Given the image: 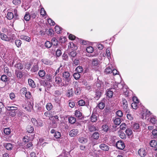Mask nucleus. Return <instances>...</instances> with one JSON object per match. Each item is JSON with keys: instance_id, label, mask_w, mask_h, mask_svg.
I'll use <instances>...</instances> for the list:
<instances>
[{"instance_id": "f257e3e1", "label": "nucleus", "mask_w": 157, "mask_h": 157, "mask_svg": "<svg viewBox=\"0 0 157 157\" xmlns=\"http://www.w3.org/2000/svg\"><path fill=\"white\" fill-rule=\"evenodd\" d=\"M103 90L102 89H97L95 90V99L98 100L101 96L102 94Z\"/></svg>"}, {"instance_id": "f03ea898", "label": "nucleus", "mask_w": 157, "mask_h": 157, "mask_svg": "<svg viewBox=\"0 0 157 157\" xmlns=\"http://www.w3.org/2000/svg\"><path fill=\"white\" fill-rule=\"evenodd\" d=\"M91 64L93 68H96L99 66V61L97 59H93L92 60Z\"/></svg>"}, {"instance_id": "7ed1b4c3", "label": "nucleus", "mask_w": 157, "mask_h": 157, "mask_svg": "<svg viewBox=\"0 0 157 157\" xmlns=\"http://www.w3.org/2000/svg\"><path fill=\"white\" fill-rule=\"evenodd\" d=\"M116 146L119 149L122 150L124 149L125 145L124 143L121 140L118 141L116 144Z\"/></svg>"}, {"instance_id": "20e7f679", "label": "nucleus", "mask_w": 157, "mask_h": 157, "mask_svg": "<svg viewBox=\"0 0 157 157\" xmlns=\"http://www.w3.org/2000/svg\"><path fill=\"white\" fill-rule=\"evenodd\" d=\"M78 130L74 129L71 130L69 132V135L71 137H75L76 136L78 133Z\"/></svg>"}, {"instance_id": "39448f33", "label": "nucleus", "mask_w": 157, "mask_h": 157, "mask_svg": "<svg viewBox=\"0 0 157 157\" xmlns=\"http://www.w3.org/2000/svg\"><path fill=\"white\" fill-rule=\"evenodd\" d=\"M122 106L124 109L125 111H127L128 109V103L127 101L124 98L122 99Z\"/></svg>"}, {"instance_id": "423d86ee", "label": "nucleus", "mask_w": 157, "mask_h": 157, "mask_svg": "<svg viewBox=\"0 0 157 157\" xmlns=\"http://www.w3.org/2000/svg\"><path fill=\"white\" fill-rule=\"evenodd\" d=\"M28 105L25 107V109L27 110L29 112L31 111V110L33 108V103L32 101H28Z\"/></svg>"}, {"instance_id": "0eeeda50", "label": "nucleus", "mask_w": 157, "mask_h": 157, "mask_svg": "<svg viewBox=\"0 0 157 157\" xmlns=\"http://www.w3.org/2000/svg\"><path fill=\"white\" fill-rule=\"evenodd\" d=\"M151 114V113L150 112L147 110L145 113L142 114L141 118L143 119H147V120H148L147 118L149 117Z\"/></svg>"}, {"instance_id": "6e6552de", "label": "nucleus", "mask_w": 157, "mask_h": 157, "mask_svg": "<svg viewBox=\"0 0 157 157\" xmlns=\"http://www.w3.org/2000/svg\"><path fill=\"white\" fill-rule=\"evenodd\" d=\"M139 155L141 157H144L146 155L147 152L144 148L140 149L138 151Z\"/></svg>"}, {"instance_id": "1a4fd4ad", "label": "nucleus", "mask_w": 157, "mask_h": 157, "mask_svg": "<svg viewBox=\"0 0 157 157\" xmlns=\"http://www.w3.org/2000/svg\"><path fill=\"white\" fill-rule=\"evenodd\" d=\"M99 147L102 150L105 151H108L109 149V147L108 145L105 144H101L99 146Z\"/></svg>"}, {"instance_id": "9d476101", "label": "nucleus", "mask_w": 157, "mask_h": 157, "mask_svg": "<svg viewBox=\"0 0 157 157\" xmlns=\"http://www.w3.org/2000/svg\"><path fill=\"white\" fill-rule=\"evenodd\" d=\"M0 38L2 40L5 41H9L10 40L9 38L4 33H1V34L0 35Z\"/></svg>"}, {"instance_id": "9b49d317", "label": "nucleus", "mask_w": 157, "mask_h": 157, "mask_svg": "<svg viewBox=\"0 0 157 157\" xmlns=\"http://www.w3.org/2000/svg\"><path fill=\"white\" fill-rule=\"evenodd\" d=\"M88 128L90 132H93L97 130L95 126L94 125H89L88 126Z\"/></svg>"}, {"instance_id": "f8f14e48", "label": "nucleus", "mask_w": 157, "mask_h": 157, "mask_svg": "<svg viewBox=\"0 0 157 157\" xmlns=\"http://www.w3.org/2000/svg\"><path fill=\"white\" fill-rule=\"evenodd\" d=\"M74 92L73 89H69L67 93V96L68 97H70L73 95Z\"/></svg>"}, {"instance_id": "ddd939ff", "label": "nucleus", "mask_w": 157, "mask_h": 157, "mask_svg": "<svg viewBox=\"0 0 157 157\" xmlns=\"http://www.w3.org/2000/svg\"><path fill=\"white\" fill-rule=\"evenodd\" d=\"M96 86L97 87V89H102L101 87L102 85V83L99 79H97L96 82L95 83Z\"/></svg>"}, {"instance_id": "4468645a", "label": "nucleus", "mask_w": 157, "mask_h": 157, "mask_svg": "<svg viewBox=\"0 0 157 157\" xmlns=\"http://www.w3.org/2000/svg\"><path fill=\"white\" fill-rule=\"evenodd\" d=\"M42 62L46 65H51L52 63V61L46 59H43L41 60Z\"/></svg>"}, {"instance_id": "2eb2a0df", "label": "nucleus", "mask_w": 157, "mask_h": 157, "mask_svg": "<svg viewBox=\"0 0 157 157\" xmlns=\"http://www.w3.org/2000/svg\"><path fill=\"white\" fill-rule=\"evenodd\" d=\"M6 109L8 111H15L17 109V108L14 106H6Z\"/></svg>"}, {"instance_id": "dca6fc26", "label": "nucleus", "mask_w": 157, "mask_h": 157, "mask_svg": "<svg viewBox=\"0 0 157 157\" xmlns=\"http://www.w3.org/2000/svg\"><path fill=\"white\" fill-rule=\"evenodd\" d=\"M106 96L109 98H111L113 96V91L108 90L106 94Z\"/></svg>"}, {"instance_id": "f3484780", "label": "nucleus", "mask_w": 157, "mask_h": 157, "mask_svg": "<svg viewBox=\"0 0 157 157\" xmlns=\"http://www.w3.org/2000/svg\"><path fill=\"white\" fill-rule=\"evenodd\" d=\"M38 70L39 68L37 65L36 64H34L31 68V71L33 72H36Z\"/></svg>"}, {"instance_id": "a211bd4d", "label": "nucleus", "mask_w": 157, "mask_h": 157, "mask_svg": "<svg viewBox=\"0 0 157 157\" xmlns=\"http://www.w3.org/2000/svg\"><path fill=\"white\" fill-rule=\"evenodd\" d=\"M99 133L97 132H94L92 136V137L94 139L97 140L99 138Z\"/></svg>"}, {"instance_id": "6ab92c4d", "label": "nucleus", "mask_w": 157, "mask_h": 157, "mask_svg": "<svg viewBox=\"0 0 157 157\" xmlns=\"http://www.w3.org/2000/svg\"><path fill=\"white\" fill-rule=\"evenodd\" d=\"M4 146H5L6 149L7 150H11L13 148V146L10 143H7L4 145Z\"/></svg>"}, {"instance_id": "aec40b11", "label": "nucleus", "mask_w": 157, "mask_h": 157, "mask_svg": "<svg viewBox=\"0 0 157 157\" xmlns=\"http://www.w3.org/2000/svg\"><path fill=\"white\" fill-rule=\"evenodd\" d=\"M78 141L79 142L81 143L82 144H85L87 142L88 140L86 138H85L83 137H81L79 138Z\"/></svg>"}, {"instance_id": "412c9836", "label": "nucleus", "mask_w": 157, "mask_h": 157, "mask_svg": "<svg viewBox=\"0 0 157 157\" xmlns=\"http://www.w3.org/2000/svg\"><path fill=\"white\" fill-rule=\"evenodd\" d=\"M28 81L29 85L32 87H35V84L34 81L32 79H28Z\"/></svg>"}, {"instance_id": "4be33fe9", "label": "nucleus", "mask_w": 157, "mask_h": 157, "mask_svg": "<svg viewBox=\"0 0 157 157\" xmlns=\"http://www.w3.org/2000/svg\"><path fill=\"white\" fill-rule=\"evenodd\" d=\"M68 121L69 123L71 124H73L76 121V119L75 118L72 117L69 118Z\"/></svg>"}, {"instance_id": "5701e85b", "label": "nucleus", "mask_w": 157, "mask_h": 157, "mask_svg": "<svg viewBox=\"0 0 157 157\" xmlns=\"http://www.w3.org/2000/svg\"><path fill=\"white\" fill-rule=\"evenodd\" d=\"M21 38L22 40H26L28 42H29L31 40V39L30 37L26 36H21Z\"/></svg>"}, {"instance_id": "b1692460", "label": "nucleus", "mask_w": 157, "mask_h": 157, "mask_svg": "<svg viewBox=\"0 0 157 157\" xmlns=\"http://www.w3.org/2000/svg\"><path fill=\"white\" fill-rule=\"evenodd\" d=\"M121 122V119L120 118H116L114 120V123L116 125H119Z\"/></svg>"}, {"instance_id": "393cba45", "label": "nucleus", "mask_w": 157, "mask_h": 157, "mask_svg": "<svg viewBox=\"0 0 157 157\" xmlns=\"http://www.w3.org/2000/svg\"><path fill=\"white\" fill-rule=\"evenodd\" d=\"M52 45L54 46H57L58 44V42L57 40L55 38H53L52 40Z\"/></svg>"}, {"instance_id": "a878e982", "label": "nucleus", "mask_w": 157, "mask_h": 157, "mask_svg": "<svg viewBox=\"0 0 157 157\" xmlns=\"http://www.w3.org/2000/svg\"><path fill=\"white\" fill-rule=\"evenodd\" d=\"M13 13L11 12H9L7 13V18L8 19L10 20L13 19Z\"/></svg>"}, {"instance_id": "bb28decb", "label": "nucleus", "mask_w": 157, "mask_h": 157, "mask_svg": "<svg viewBox=\"0 0 157 157\" xmlns=\"http://www.w3.org/2000/svg\"><path fill=\"white\" fill-rule=\"evenodd\" d=\"M150 145L152 147H155L157 145V143L155 140H151L150 143Z\"/></svg>"}, {"instance_id": "cd10ccee", "label": "nucleus", "mask_w": 157, "mask_h": 157, "mask_svg": "<svg viewBox=\"0 0 157 157\" xmlns=\"http://www.w3.org/2000/svg\"><path fill=\"white\" fill-rule=\"evenodd\" d=\"M75 115L76 117L80 118L82 117V113L78 110H76L75 112Z\"/></svg>"}, {"instance_id": "c85d7f7f", "label": "nucleus", "mask_w": 157, "mask_h": 157, "mask_svg": "<svg viewBox=\"0 0 157 157\" xmlns=\"http://www.w3.org/2000/svg\"><path fill=\"white\" fill-rule=\"evenodd\" d=\"M82 89L79 87H78L75 91V94L77 95H79L81 93Z\"/></svg>"}, {"instance_id": "c756f323", "label": "nucleus", "mask_w": 157, "mask_h": 157, "mask_svg": "<svg viewBox=\"0 0 157 157\" xmlns=\"http://www.w3.org/2000/svg\"><path fill=\"white\" fill-rule=\"evenodd\" d=\"M86 50L87 52L91 53L94 51V48L92 46H89L86 48Z\"/></svg>"}, {"instance_id": "7c9ffc66", "label": "nucleus", "mask_w": 157, "mask_h": 157, "mask_svg": "<svg viewBox=\"0 0 157 157\" xmlns=\"http://www.w3.org/2000/svg\"><path fill=\"white\" fill-rule=\"evenodd\" d=\"M90 119L92 122H95L97 120V116L95 115L92 114L90 117Z\"/></svg>"}, {"instance_id": "2f4dec72", "label": "nucleus", "mask_w": 157, "mask_h": 157, "mask_svg": "<svg viewBox=\"0 0 157 157\" xmlns=\"http://www.w3.org/2000/svg\"><path fill=\"white\" fill-rule=\"evenodd\" d=\"M15 43L17 46L18 48L21 46L22 44L21 40L18 39L15 40Z\"/></svg>"}, {"instance_id": "473e14b6", "label": "nucleus", "mask_w": 157, "mask_h": 157, "mask_svg": "<svg viewBox=\"0 0 157 157\" xmlns=\"http://www.w3.org/2000/svg\"><path fill=\"white\" fill-rule=\"evenodd\" d=\"M15 74L17 77L20 78H21L23 77V75L21 71H16Z\"/></svg>"}, {"instance_id": "72a5a7b5", "label": "nucleus", "mask_w": 157, "mask_h": 157, "mask_svg": "<svg viewBox=\"0 0 157 157\" xmlns=\"http://www.w3.org/2000/svg\"><path fill=\"white\" fill-rule=\"evenodd\" d=\"M45 46L47 48H50L52 45V44L49 41H47L45 43Z\"/></svg>"}, {"instance_id": "f704fd0d", "label": "nucleus", "mask_w": 157, "mask_h": 157, "mask_svg": "<svg viewBox=\"0 0 157 157\" xmlns=\"http://www.w3.org/2000/svg\"><path fill=\"white\" fill-rule=\"evenodd\" d=\"M15 67L18 69L21 70L23 68V66L20 63H18L15 65Z\"/></svg>"}, {"instance_id": "c9c22d12", "label": "nucleus", "mask_w": 157, "mask_h": 157, "mask_svg": "<svg viewBox=\"0 0 157 157\" xmlns=\"http://www.w3.org/2000/svg\"><path fill=\"white\" fill-rule=\"evenodd\" d=\"M61 29L58 26H56L55 28V31L57 33H60Z\"/></svg>"}, {"instance_id": "e433bc0d", "label": "nucleus", "mask_w": 157, "mask_h": 157, "mask_svg": "<svg viewBox=\"0 0 157 157\" xmlns=\"http://www.w3.org/2000/svg\"><path fill=\"white\" fill-rule=\"evenodd\" d=\"M38 74L40 77H43L45 75V73L44 70H40L39 71Z\"/></svg>"}, {"instance_id": "4c0bfd02", "label": "nucleus", "mask_w": 157, "mask_h": 157, "mask_svg": "<svg viewBox=\"0 0 157 157\" xmlns=\"http://www.w3.org/2000/svg\"><path fill=\"white\" fill-rule=\"evenodd\" d=\"M27 92V90L25 87H23L20 90V93L21 94L25 95Z\"/></svg>"}, {"instance_id": "58836bf2", "label": "nucleus", "mask_w": 157, "mask_h": 157, "mask_svg": "<svg viewBox=\"0 0 157 157\" xmlns=\"http://www.w3.org/2000/svg\"><path fill=\"white\" fill-rule=\"evenodd\" d=\"M34 131V128L32 126H28L27 128V132L29 133H32Z\"/></svg>"}, {"instance_id": "ea45409f", "label": "nucleus", "mask_w": 157, "mask_h": 157, "mask_svg": "<svg viewBox=\"0 0 157 157\" xmlns=\"http://www.w3.org/2000/svg\"><path fill=\"white\" fill-rule=\"evenodd\" d=\"M53 136L56 138H59L61 136V134L59 132H56L54 134Z\"/></svg>"}, {"instance_id": "a19ab883", "label": "nucleus", "mask_w": 157, "mask_h": 157, "mask_svg": "<svg viewBox=\"0 0 157 157\" xmlns=\"http://www.w3.org/2000/svg\"><path fill=\"white\" fill-rule=\"evenodd\" d=\"M46 107L48 110L49 111L51 110L52 108V104L50 103H48L46 105Z\"/></svg>"}, {"instance_id": "79ce46f5", "label": "nucleus", "mask_w": 157, "mask_h": 157, "mask_svg": "<svg viewBox=\"0 0 157 157\" xmlns=\"http://www.w3.org/2000/svg\"><path fill=\"white\" fill-rule=\"evenodd\" d=\"M105 106V104L103 102H100L98 105V107L101 109H103Z\"/></svg>"}, {"instance_id": "37998d69", "label": "nucleus", "mask_w": 157, "mask_h": 157, "mask_svg": "<svg viewBox=\"0 0 157 157\" xmlns=\"http://www.w3.org/2000/svg\"><path fill=\"white\" fill-rule=\"evenodd\" d=\"M125 132L128 136H130L132 135V132L131 129L127 128L125 131Z\"/></svg>"}, {"instance_id": "c03bdc74", "label": "nucleus", "mask_w": 157, "mask_h": 157, "mask_svg": "<svg viewBox=\"0 0 157 157\" xmlns=\"http://www.w3.org/2000/svg\"><path fill=\"white\" fill-rule=\"evenodd\" d=\"M78 104L80 106H82L85 105V102L84 100H80L78 102Z\"/></svg>"}, {"instance_id": "a18cd8bd", "label": "nucleus", "mask_w": 157, "mask_h": 157, "mask_svg": "<svg viewBox=\"0 0 157 157\" xmlns=\"http://www.w3.org/2000/svg\"><path fill=\"white\" fill-rule=\"evenodd\" d=\"M30 18V17L29 13H26L24 17V19L26 21H29Z\"/></svg>"}, {"instance_id": "49530a36", "label": "nucleus", "mask_w": 157, "mask_h": 157, "mask_svg": "<svg viewBox=\"0 0 157 157\" xmlns=\"http://www.w3.org/2000/svg\"><path fill=\"white\" fill-rule=\"evenodd\" d=\"M12 2L16 5H20L21 3V0H13Z\"/></svg>"}, {"instance_id": "de8ad7c7", "label": "nucleus", "mask_w": 157, "mask_h": 157, "mask_svg": "<svg viewBox=\"0 0 157 157\" xmlns=\"http://www.w3.org/2000/svg\"><path fill=\"white\" fill-rule=\"evenodd\" d=\"M83 68L82 67L80 66H78L76 68V71L77 72L81 73L83 71Z\"/></svg>"}, {"instance_id": "09e8293b", "label": "nucleus", "mask_w": 157, "mask_h": 157, "mask_svg": "<svg viewBox=\"0 0 157 157\" xmlns=\"http://www.w3.org/2000/svg\"><path fill=\"white\" fill-rule=\"evenodd\" d=\"M119 135L121 138L122 139H125L126 138V136L124 133L122 132H119Z\"/></svg>"}, {"instance_id": "8fccbe9b", "label": "nucleus", "mask_w": 157, "mask_h": 157, "mask_svg": "<svg viewBox=\"0 0 157 157\" xmlns=\"http://www.w3.org/2000/svg\"><path fill=\"white\" fill-rule=\"evenodd\" d=\"M112 69L110 68V66L107 67L105 70V72L106 74H109L112 73Z\"/></svg>"}, {"instance_id": "3c124183", "label": "nucleus", "mask_w": 157, "mask_h": 157, "mask_svg": "<svg viewBox=\"0 0 157 157\" xmlns=\"http://www.w3.org/2000/svg\"><path fill=\"white\" fill-rule=\"evenodd\" d=\"M4 132L6 135H9L11 132L9 128H6L4 129Z\"/></svg>"}, {"instance_id": "603ef678", "label": "nucleus", "mask_w": 157, "mask_h": 157, "mask_svg": "<svg viewBox=\"0 0 157 157\" xmlns=\"http://www.w3.org/2000/svg\"><path fill=\"white\" fill-rule=\"evenodd\" d=\"M133 128L135 130H137L139 128V125L138 123H135L132 126Z\"/></svg>"}, {"instance_id": "864d4df0", "label": "nucleus", "mask_w": 157, "mask_h": 157, "mask_svg": "<svg viewBox=\"0 0 157 157\" xmlns=\"http://www.w3.org/2000/svg\"><path fill=\"white\" fill-rule=\"evenodd\" d=\"M138 103L134 102L132 103L131 104L132 107L134 109H136L138 108V104L137 103Z\"/></svg>"}, {"instance_id": "5fc2aeb1", "label": "nucleus", "mask_w": 157, "mask_h": 157, "mask_svg": "<svg viewBox=\"0 0 157 157\" xmlns=\"http://www.w3.org/2000/svg\"><path fill=\"white\" fill-rule=\"evenodd\" d=\"M116 114L119 117H122L123 115V112L121 110H119L116 113Z\"/></svg>"}, {"instance_id": "6e6d98bb", "label": "nucleus", "mask_w": 157, "mask_h": 157, "mask_svg": "<svg viewBox=\"0 0 157 157\" xmlns=\"http://www.w3.org/2000/svg\"><path fill=\"white\" fill-rule=\"evenodd\" d=\"M102 128L104 131L107 132L109 130V126L107 125L104 124L102 125Z\"/></svg>"}, {"instance_id": "4d7b16f0", "label": "nucleus", "mask_w": 157, "mask_h": 157, "mask_svg": "<svg viewBox=\"0 0 157 157\" xmlns=\"http://www.w3.org/2000/svg\"><path fill=\"white\" fill-rule=\"evenodd\" d=\"M63 76L65 78H68L70 76L69 73L68 72H65L63 73Z\"/></svg>"}, {"instance_id": "13d9d810", "label": "nucleus", "mask_w": 157, "mask_h": 157, "mask_svg": "<svg viewBox=\"0 0 157 157\" xmlns=\"http://www.w3.org/2000/svg\"><path fill=\"white\" fill-rule=\"evenodd\" d=\"M73 76L75 78H79L80 77V73L78 72L75 73L73 75Z\"/></svg>"}, {"instance_id": "bf43d9fd", "label": "nucleus", "mask_w": 157, "mask_h": 157, "mask_svg": "<svg viewBox=\"0 0 157 157\" xmlns=\"http://www.w3.org/2000/svg\"><path fill=\"white\" fill-rule=\"evenodd\" d=\"M76 55V53L75 51H73L71 52L69 54L70 56L72 57H74Z\"/></svg>"}, {"instance_id": "052dcab7", "label": "nucleus", "mask_w": 157, "mask_h": 157, "mask_svg": "<svg viewBox=\"0 0 157 157\" xmlns=\"http://www.w3.org/2000/svg\"><path fill=\"white\" fill-rule=\"evenodd\" d=\"M31 121L34 125L36 126L38 125V122L35 118H32L31 119Z\"/></svg>"}, {"instance_id": "680f3d73", "label": "nucleus", "mask_w": 157, "mask_h": 157, "mask_svg": "<svg viewBox=\"0 0 157 157\" xmlns=\"http://www.w3.org/2000/svg\"><path fill=\"white\" fill-rule=\"evenodd\" d=\"M63 59L65 60H67L68 59V56L66 53H64L62 56Z\"/></svg>"}, {"instance_id": "e2e57ef3", "label": "nucleus", "mask_w": 157, "mask_h": 157, "mask_svg": "<svg viewBox=\"0 0 157 157\" xmlns=\"http://www.w3.org/2000/svg\"><path fill=\"white\" fill-rule=\"evenodd\" d=\"M62 54V52L61 51L60 49H57L56 51V55L57 57H59Z\"/></svg>"}, {"instance_id": "0e129e2a", "label": "nucleus", "mask_w": 157, "mask_h": 157, "mask_svg": "<svg viewBox=\"0 0 157 157\" xmlns=\"http://www.w3.org/2000/svg\"><path fill=\"white\" fill-rule=\"evenodd\" d=\"M40 13L41 15L44 16L46 14V12L44 8H42L40 10Z\"/></svg>"}, {"instance_id": "69168bd1", "label": "nucleus", "mask_w": 157, "mask_h": 157, "mask_svg": "<svg viewBox=\"0 0 157 157\" xmlns=\"http://www.w3.org/2000/svg\"><path fill=\"white\" fill-rule=\"evenodd\" d=\"M4 105L3 103L0 101V113H1L2 112V110L4 109Z\"/></svg>"}, {"instance_id": "338daca9", "label": "nucleus", "mask_w": 157, "mask_h": 157, "mask_svg": "<svg viewBox=\"0 0 157 157\" xmlns=\"http://www.w3.org/2000/svg\"><path fill=\"white\" fill-rule=\"evenodd\" d=\"M48 22L51 25H54L55 24V22L51 18L48 19Z\"/></svg>"}, {"instance_id": "774afa93", "label": "nucleus", "mask_w": 157, "mask_h": 157, "mask_svg": "<svg viewBox=\"0 0 157 157\" xmlns=\"http://www.w3.org/2000/svg\"><path fill=\"white\" fill-rule=\"evenodd\" d=\"M25 95V97L28 99L30 98L31 96V93L29 92H27Z\"/></svg>"}]
</instances>
